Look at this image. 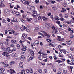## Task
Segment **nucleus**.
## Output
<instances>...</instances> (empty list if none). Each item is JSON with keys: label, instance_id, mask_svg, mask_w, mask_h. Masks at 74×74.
I'll return each mask as SVG.
<instances>
[{"label": "nucleus", "instance_id": "f257e3e1", "mask_svg": "<svg viewBox=\"0 0 74 74\" xmlns=\"http://www.w3.org/2000/svg\"><path fill=\"white\" fill-rule=\"evenodd\" d=\"M14 34L15 36H16L18 34V33L15 32L12 29H11L10 31L9 32V34H12V33Z\"/></svg>", "mask_w": 74, "mask_h": 74}, {"label": "nucleus", "instance_id": "f03ea898", "mask_svg": "<svg viewBox=\"0 0 74 74\" xmlns=\"http://www.w3.org/2000/svg\"><path fill=\"white\" fill-rule=\"evenodd\" d=\"M41 32H42V33H43V34H44V35H45V36H47V37L48 38H49V37H50V36H49V35L47 33H46V32H45V31H41Z\"/></svg>", "mask_w": 74, "mask_h": 74}, {"label": "nucleus", "instance_id": "7ed1b4c3", "mask_svg": "<svg viewBox=\"0 0 74 74\" xmlns=\"http://www.w3.org/2000/svg\"><path fill=\"white\" fill-rule=\"evenodd\" d=\"M7 53H6V52H3L2 53V55L5 56H6V57H7L8 58L9 56H10V55L7 54Z\"/></svg>", "mask_w": 74, "mask_h": 74}, {"label": "nucleus", "instance_id": "20e7f679", "mask_svg": "<svg viewBox=\"0 0 74 74\" xmlns=\"http://www.w3.org/2000/svg\"><path fill=\"white\" fill-rule=\"evenodd\" d=\"M62 5L64 7H67V3H66V2L64 1H63L62 3Z\"/></svg>", "mask_w": 74, "mask_h": 74}, {"label": "nucleus", "instance_id": "39448f33", "mask_svg": "<svg viewBox=\"0 0 74 74\" xmlns=\"http://www.w3.org/2000/svg\"><path fill=\"white\" fill-rule=\"evenodd\" d=\"M58 37L59 38H58L57 39V40L58 41H63V40H64L63 39H61L60 38V36H58Z\"/></svg>", "mask_w": 74, "mask_h": 74}, {"label": "nucleus", "instance_id": "423d86ee", "mask_svg": "<svg viewBox=\"0 0 74 74\" xmlns=\"http://www.w3.org/2000/svg\"><path fill=\"white\" fill-rule=\"evenodd\" d=\"M22 37L24 39L25 38H27V35L25 34H23Z\"/></svg>", "mask_w": 74, "mask_h": 74}, {"label": "nucleus", "instance_id": "0eeeda50", "mask_svg": "<svg viewBox=\"0 0 74 74\" xmlns=\"http://www.w3.org/2000/svg\"><path fill=\"white\" fill-rule=\"evenodd\" d=\"M21 60L23 62L25 60V56H21V57L20 58Z\"/></svg>", "mask_w": 74, "mask_h": 74}, {"label": "nucleus", "instance_id": "6e6552de", "mask_svg": "<svg viewBox=\"0 0 74 74\" xmlns=\"http://www.w3.org/2000/svg\"><path fill=\"white\" fill-rule=\"evenodd\" d=\"M17 19L16 18H13V20H12V21L13 22H18V21H16Z\"/></svg>", "mask_w": 74, "mask_h": 74}, {"label": "nucleus", "instance_id": "1a4fd4ad", "mask_svg": "<svg viewBox=\"0 0 74 74\" xmlns=\"http://www.w3.org/2000/svg\"><path fill=\"white\" fill-rule=\"evenodd\" d=\"M19 66L20 67L23 68V63L22 62H20L19 64Z\"/></svg>", "mask_w": 74, "mask_h": 74}, {"label": "nucleus", "instance_id": "9d476101", "mask_svg": "<svg viewBox=\"0 0 74 74\" xmlns=\"http://www.w3.org/2000/svg\"><path fill=\"white\" fill-rule=\"evenodd\" d=\"M11 42L13 44H17V42L15 40H12L11 41Z\"/></svg>", "mask_w": 74, "mask_h": 74}, {"label": "nucleus", "instance_id": "9b49d317", "mask_svg": "<svg viewBox=\"0 0 74 74\" xmlns=\"http://www.w3.org/2000/svg\"><path fill=\"white\" fill-rule=\"evenodd\" d=\"M26 48V46H25V47H23L21 49V50H22V51H26V50H27Z\"/></svg>", "mask_w": 74, "mask_h": 74}, {"label": "nucleus", "instance_id": "f8f14e48", "mask_svg": "<svg viewBox=\"0 0 74 74\" xmlns=\"http://www.w3.org/2000/svg\"><path fill=\"white\" fill-rule=\"evenodd\" d=\"M59 56V57H60L61 58H62V57H63V54H62V52H60Z\"/></svg>", "mask_w": 74, "mask_h": 74}, {"label": "nucleus", "instance_id": "ddd939ff", "mask_svg": "<svg viewBox=\"0 0 74 74\" xmlns=\"http://www.w3.org/2000/svg\"><path fill=\"white\" fill-rule=\"evenodd\" d=\"M21 56H25V55H26V53L25 52H21Z\"/></svg>", "mask_w": 74, "mask_h": 74}, {"label": "nucleus", "instance_id": "4468645a", "mask_svg": "<svg viewBox=\"0 0 74 74\" xmlns=\"http://www.w3.org/2000/svg\"><path fill=\"white\" fill-rule=\"evenodd\" d=\"M32 6H31L29 5H28L27 6V7L28 8V9H29V10H31V8H32Z\"/></svg>", "mask_w": 74, "mask_h": 74}, {"label": "nucleus", "instance_id": "2eb2a0df", "mask_svg": "<svg viewBox=\"0 0 74 74\" xmlns=\"http://www.w3.org/2000/svg\"><path fill=\"white\" fill-rule=\"evenodd\" d=\"M29 73H33V71L31 68H29Z\"/></svg>", "mask_w": 74, "mask_h": 74}, {"label": "nucleus", "instance_id": "dca6fc26", "mask_svg": "<svg viewBox=\"0 0 74 74\" xmlns=\"http://www.w3.org/2000/svg\"><path fill=\"white\" fill-rule=\"evenodd\" d=\"M55 62H57V63H62V61L59 60H56Z\"/></svg>", "mask_w": 74, "mask_h": 74}, {"label": "nucleus", "instance_id": "f3484780", "mask_svg": "<svg viewBox=\"0 0 74 74\" xmlns=\"http://www.w3.org/2000/svg\"><path fill=\"white\" fill-rule=\"evenodd\" d=\"M26 30L28 32H29L31 30L30 29H29V28L28 27H27Z\"/></svg>", "mask_w": 74, "mask_h": 74}, {"label": "nucleus", "instance_id": "a211bd4d", "mask_svg": "<svg viewBox=\"0 0 74 74\" xmlns=\"http://www.w3.org/2000/svg\"><path fill=\"white\" fill-rule=\"evenodd\" d=\"M35 8H35V7L34 6H32L31 9V11H34V10H35Z\"/></svg>", "mask_w": 74, "mask_h": 74}, {"label": "nucleus", "instance_id": "6ab92c4d", "mask_svg": "<svg viewBox=\"0 0 74 74\" xmlns=\"http://www.w3.org/2000/svg\"><path fill=\"white\" fill-rule=\"evenodd\" d=\"M66 12V9L64 8H62L61 12Z\"/></svg>", "mask_w": 74, "mask_h": 74}, {"label": "nucleus", "instance_id": "aec40b11", "mask_svg": "<svg viewBox=\"0 0 74 74\" xmlns=\"http://www.w3.org/2000/svg\"><path fill=\"white\" fill-rule=\"evenodd\" d=\"M72 43V42L71 40H69L68 42H67V44L68 45H70V44H71Z\"/></svg>", "mask_w": 74, "mask_h": 74}, {"label": "nucleus", "instance_id": "412c9836", "mask_svg": "<svg viewBox=\"0 0 74 74\" xmlns=\"http://www.w3.org/2000/svg\"><path fill=\"white\" fill-rule=\"evenodd\" d=\"M0 7H4V5L3 4V3L2 2H0Z\"/></svg>", "mask_w": 74, "mask_h": 74}, {"label": "nucleus", "instance_id": "4be33fe9", "mask_svg": "<svg viewBox=\"0 0 74 74\" xmlns=\"http://www.w3.org/2000/svg\"><path fill=\"white\" fill-rule=\"evenodd\" d=\"M15 64V62L14 61H11L10 62L9 64L10 65H12V64Z\"/></svg>", "mask_w": 74, "mask_h": 74}, {"label": "nucleus", "instance_id": "5701e85b", "mask_svg": "<svg viewBox=\"0 0 74 74\" xmlns=\"http://www.w3.org/2000/svg\"><path fill=\"white\" fill-rule=\"evenodd\" d=\"M10 47H8L7 48V49H6V50H5V52H7L8 51L10 50Z\"/></svg>", "mask_w": 74, "mask_h": 74}, {"label": "nucleus", "instance_id": "b1692460", "mask_svg": "<svg viewBox=\"0 0 74 74\" xmlns=\"http://www.w3.org/2000/svg\"><path fill=\"white\" fill-rule=\"evenodd\" d=\"M21 73L22 74H25V71L24 69H23L21 71Z\"/></svg>", "mask_w": 74, "mask_h": 74}, {"label": "nucleus", "instance_id": "393cba45", "mask_svg": "<svg viewBox=\"0 0 74 74\" xmlns=\"http://www.w3.org/2000/svg\"><path fill=\"white\" fill-rule=\"evenodd\" d=\"M64 16L65 18H67L69 17V16L67 14H64Z\"/></svg>", "mask_w": 74, "mask_h": 74}, {"label": "nucleus", "instance_id": "a878e982", "mask_svg": "<svg viewBox=\"0 0 74 74\" xmlns=\"http://www.w3.org/2000/svg\"><path fill=\"white\" fill-rule=\"evenodd\" d=\"M54 18L57 21H58V20H59V17L58 16H55L54 17Z\"/></svg>", "mask_w": 74, "mask_h": 74}, {"label": "nucleus", "instance_id": "bb28decb", "mask_svg": "<svg viewBox=\"0 0 74 74\" xmlns=\"http://www.w3.org/2000/svg\"><path fill=\"white\" fill-rule=\"evenodd\" d=\"M53 9L54 11H56L57 10V8L56 7H53Z\"/></svg>", "mask_w": 74, "mask_h": 74}, {"label": "nucleus", "instance_id": "cd10ccee", "mask_svg": "<svg viewBox=\"0 0 74 74\" xmlns=\"http://www.w3.org/2000/svg\"><path fill=\"white\" fill-rule=\"evenodd\" d=\"M12 56H13L14 57V58H15V57H16V53H13L12 54Z\"/></svg>", "mask_w": 74, "mask_h": 74}, {"label": "nucleus", "instance_id": "c85d7f7f", "mask_svg": "<svg viewBox=\"0 0 74 74\" xmlns=\"http://www.w3.org/2000/svg\"><path fill=\"white\" fill-rule=\"evenodd\" d=\"M8 11V10L7 9H5L4 10V13H7Z\"/></svg>", "mask_w": 74, "mask_h": 74}, {"label": "nucleus", "instance_id": "c756f323", "mask_svg": "<svg viewBox=\"0 0 74 74\" xmlns=\"http://www.w3.org/2000/svg\"><path fill=\"white\" fill-rule=\"evenodd\" d=\"M15 14L16 15H17V16H19V15L20 14H19V12H16Z\"/></svg>", "mask_w": 74, "mask_h": 74}, {"label": "nucleus", "instance_id": "7c9ffc66", "mask_svg": "<svg viewBox=\"0 0 74 74\" xmlns=\"http://www.w3.org/2000/svg\"><path fill=\"white\" fill-rule=\"evenodd\" d=\"M49 45L50 46V47H54L52 43H50L49 44Z\"/></svg>", "mask_w": 74, "mask_h": 74}, {"label": "nucleus", "instance_id": "2f4dec72", "mask_svg": "<svg viewBox=\"0 0 74 74\" xmlns=\"http://www.w3.org/2000/svg\"><path fill=\"white\" fill-rule=\"evenodd\" d=\"M25 71L28 74H29V73H30L29 70V69H26Z\"/></svg>", "mask_w": 74, "mask_h": 74}, {"label": "nucleus", "instance_id": "473e14b6", "mask_svg": "<svg viewBox=\"0 0 74 74\" xmlns=\"http://www.w3.org/2000/svg\"><path fill=\"white\" fill-rule=\"evenodd\" d=\"M50 18H51L52 21H54V18H53V15H52L51 16H50Z\"/></svg>", "mask_w": 74, "mask_h": 74}, {"label": "nucleus", "instance_id": "72a5a7b5", "mask_svg": "<svg viewBox=\"0 0 74 74\" xmlns=\"http://www.w3.org/2000/svg\"><path fill=\"white\" fill-rule=\"evenodd\" d=\"M17 47L18 49H20V45L18 44L17 45Z\"/></svg>", "mask_w": 74, "mask_h": 74}, {"label": "nucleus", "instance_id": "f704fd0d", "mask_svg": "<svg viewBox=\"0 0 74 74\" xmlns=\"http://www.w3.org/2000/svg\"><path fill=\"white\" fill-rule=\"evenodd\" d=\"M38 34L39 35H41L42 36H43V37H44V35L42 34L40 32H38Z\"/></svg>", "mask_w": 74, "mask_h": 74}, {"label": "nucleus", "instance_id": "c9c22d12", "mask_svg": "<svg viewBox=\"0 0 74 74\" xmlns=\"http://www.w3.org/2000/svg\"><path fill=\"white\" fill-rule=\"evenodd\" d=\"M45 25L46 27H47V28H48V27H49L50 26L49 25L47 24H46Z\"/></svg>", "mask_w": 74, "mask_h": 74}, {"label": "nucleus", "instance_id": "e433bc0d", "mask_svg": "<svg viewBox=\"0 0 74 74\" xmlns=\"http://www.w3.org/2000/svg\"><path fill=\"white\" fill-rule=\"evenodd\" d=\"M39 63L40 64H42V65H43V66L45 65V63H42L41 62H39Z\"/></svg>", "mask_w": 74, "mask_h": 74}, {"label": "nucleus", "instance_id": "4c0bfd02", "mask_svg": "<svg viewBox=\"0 0 74 74\" xmlns=\"http://www.w3.org/2000/svg\"><path fill=\"white\" fill-rule=\"evenodd\" d=\"M16 50V47H14L13 48V49H12V51H15Z\"/></svg>", "mask_w": 74, "mask_h": 74}, {"label": "nucleus", "instance_id": "58836bf2", "mask_svg": "<svg viewBox=\"0 0 74 74\" xmlns=\"http://www.w3.org/2000/svg\"><path fill=\"white\" fill-rule=\"evenodd\" d=\"M63 73L64 74H66L67 73V71L65 70H63Z\"/></svg>", "mask_w": 74, "mask_h": 74}, {"label": "nucleus", "instance_id": "ea45409f", "mask_svg": "<svg viewBox=\"0 0 74 74\" xmlns=\"http://www.w3.org/2000/svg\"><path fill=\"white\" fill-rule=\"evenodd\" d=\"M62 46L61 45H59L58 46V48L59 49H60L62 48Z\"/></svg>", "mask_w": 74, "mask_h": 74}, {"label": "nucleus", "instance_id": "a19ab883", "mask_svg": "<svg viewBox=\"0 0 74 74\" xmlns=\"http://www.w3.org/2000/svg\"><path fill=\"white\" fill-rule=\"evenodd\" d=\"M43 19L44 20V21H46V20H47V18L45 17H43Z\"/></svg>", "mask_w": 74, "mask_h": 74}, {"label": "nucleus", "instance_id": "79ce46f5", "mask_svg": "<svg viewBox=\"0 0 74 74\" xmlns=\"http://www.w3.org/2000/svg\"><path fill=\"white\" fill-rule=\"evenodd\" d=\"M10 44V42H5V44H6V45H8Z\"/></svg>", "mask_w": 74, "mask_h": 74}, {"label": "nucleus", "instance_id": "37998d69", "mask_svg": "<svg viewBox=\"0 0 74 74\" xmlns=\"http://www.w3.org/2000/svg\"><path fill=\"white\" fill-rule=\"evenodd\" d=\"M34 22H36V23L37 22V18H36L34 19Z\"/></svg>", "mask_w": 74, "mask_h": 74}, {"label": "nucleus", "instance_id": "c03bdc74", "mask_svg": "<svg viewBox=\"0 0 74 74\" xmlns=\"http://www.w3.org/2000/svg\"><path fill=\"white\" fill-rule=\"evenodd\" d=\"M38 71L39 73H41L42 72V70H41V69H39L38 70Z\"/></svg>", "mask_w": 74, "mask_h": 74}, {"label": "nucleus", "instance_id": "a18cd8bd", "mask_svg": "<svg viewBox=\"0 0 74 74\" xmlns=\"http://www.w3.org/2000/svg\"><path fill=\"white\" fill-rule=\"evenodd\" d=\"M10 70H11V71H13V72L14 73H16L15 71V70H14L12 69H10Z\"/></svg>", "mask_w": 74, "mask_h": 74}, {"label": "nucleus", "instance_id": "49530a36", "mask_svg": "<svg viewBox=\"0 0 74 74\" xmlns=\"http://www.w3.org/2000/svg\"><path fill=\"white\" fill-rule=\"evenodd\" d=\"M42 56L44 58H46L47 56V54H45L43 55Z\"/></svg>", "mask_w": 74, "mask_h": 74}, {"label": "nucleus", "instance_id": "de8ad7c7", "mask_svg": "<svg viewBox=\"0 0 74 74\" xmlns=\"http://www.w3.org/2000/svg\"><path fill=\"white\" fill-rule=\"evenodd\" d=\"M48 42H51V40L50 39H47V40Z\"/></svg>", "mask_w": 74, "mask_h": 74}, {"label": "nucleus", "instance_id": "09e8293b", "mask_svg": "<svg viewBox=\"0 0 74 74\" xmlns=\"http://www.w3.org/2000/svg\"><path fill=\"white\" fill-rule=\"evenodd\" d=\"M38 59H39V60H42V57H39L38 58Z\"/></svg>", "mask_w": 74, "mask_h": 74}, {"label": "nucleus", "instance_id": "8fccbe9b", "mask_svg": "<svg viewBox=\"0 0 74 74\" xmlns=\"http://www.w3.org/2000/svg\"><path fill=\"white\" fill-rule=\"evenodd\" d=\"M56 23H57V24H60V21H57L56 22Z\"/></svg>", "mask_w": 74, "mask_h": 74}, {"label": "nucleus", "instance_id": "3c124183", "mask_svg": "<svg viewBox=\"0 0 74 74\" xmlns=\"http://www.w3.org/2000/svg\"><path fill=\"white\" fill-rule=\"evenodd\" d=\"M59 16L60 17H61V18H62L63 17V15H62V14H60L59 15Z\"/></svg>", "mask_w": 74, "mask_h": 74}, {"label": "nucleus", "instance_id": "603ef678", "mask_svg": "<svg viewBox=\"0 0 74 74\" xmlns=\"http://www.w3.org/2000/svg\"><path fill=\"white\" fill-rule=\"evenodd\" d=\"M71 60L72 62H74V58H71Z\"/></svg>", "mask_w": 74, "mask_h": 74}, {"label": "nucleus", "instance_id": "864d4df0", "mask_svg": "<svg viewBox=\"0 0 74 74\" xmlns=\"http://www.w3.org/2000/svg\"><path fill=\"white\" fill-rule=\"evenodd\" d=\"M61 51H62V52H64L65 51H66V50L64 49H63L61 50Z\"/></svg>", "mask_w": 74, "mask_h": 74}, {"label": "nucleus", "instance_id": "5fc2aeb1", "mask_svg": "<svg viewBox=\"0 0 74 74\" xmlns=\"http://www.w3.org/2000/svg\"><path fill=\"white\" fill-rule=\"evenodd\" d=\"M25 4H29V2L28 1H26L25 2Z\"/></svg>", "mask_w": 74, "mask_h": 74}, {"label": "nucleus", "instance_id": "6e6d98bb", "mask_svg": "<svg viewBox=\"0 0 74 74\" xmlns=\"http://www.w3.org/2000/svg\"><path fill=\"white\" fill-rule=\"evenodd\" d=\"M70 50L72 51H74V48H70Z\"/></svg>", "mask_w": 74, "mask_h": 74}, {"label": "nucleus", "instance_id": "4d7b16f0", "mask_svg": "<svg viewBox=\"0 0 74 74\" xmlns=\"http://www.w3.org/2000/svg\"><path fill=\"white\" fill-rule=\"evenodd\" d=\"M70 14L72 15H74V12H71Z\"/></svg>", "mask_w": 74, "mask_h": 74}, {"label": "nucleus", "instance_id": "13d9d810", "mask_svg": "<svg viewBox=\"0 0 74 74\" xmlns=\"http://www.w3.org/2000/svg\"><path fill=\"white\" fill-rule=\"evenodd\" d=\"M69 64L70 65H74V63L73 62L69 63Z\"/></svg>", "mask_w": 74, "mask_h": 74}, {"label": "nucleus", "instance_id": "bf43d9fd", "mask_svg": "<svg viewBox=\"0 0 74 74\" xmlns=\"http://www.w3.org/2000/svg\"><path fill=\"white\" fill-rule=\"evenodd\" d=\"M1 70L2 71H5V69L4 68H1Z\"/></svg>", "mask_w": 74, "mask_h": 74}, {"label": "nucleus", "instance_id": "052dcab7", "mask_svg": "<svg viewBox=\"0 0 74 74\" xmlns=\"http://www.w3.org/2000/svg\"><path fill=\"white\" fill-rule=\"evenodd\" d=\"M73 37H74V36H73V34L71 35L70 36V38H73Z\"/></svg>", "mask_w": 74, "mask_h": 74}, {"label": "nucleus", "instance_id": "680f3d73", "mask_svg": "<svg viewBox=\"0 0 74 74\" xmlns=\"http://www.w3.org/2000/svg\"><path fill=\"white\" fill-rule=\"evenodd\" d=\"M12 52V50L9 49V51H8V52L9 53H11V52Z\"/></svg>", "mask_w": 74, "mask_h": 74}, {"label": "nucleus", "instance_id": "e2e57ef3", "mask_svg": "<svg viewBox=\"0 0 74 74\" xmlns=\"http://www.w3.org/2000/svg\"><path fill=\"white\" fill-rule=\"evenodd\" d=\"M53 57L55 60H57V59H58V58H57V57L56 56H54Z\"/></svg>", "mask_w": 74, "mask_h": 74}, {"label": "nucleus", "instance_id": "0e129e2a", "mask_svg": "<svg viewBox=\"0 0 74 74\" xmlns=\"http://www.w3.org/2000/svg\"><path fill=\"white\" fill-rule=\"evenodd\" d=\"M42 56L44 55H45V54H46L45 52H43L42 53Z\"/></svg>", "mask_w": 74, "mask_h": 74}, {"label": "nucleus", "instance_id": "69168bd1", "mask_svg": "<svg viewBox=\"0 0 74 74\" xmlns=\"http://www.w3.org/2000/svg\"><path fill=\"white\" fill-rule=\"evenodd\" d=\"M44 71L46 73H48V71H47V69H45L44 70Z\"/></svg>", "mask_w": 74, "mask_h": 74}, {"label": "nucleus", "instance_id": "338daca9", "mask_svg": "<svg viewBox=\"0 0 74 74\" xmlns=\"http://www.w3.org/2000/svg\"><path fill=\"white\" fill-rule=\"evenodd\" d=\"M10 47H13V48H14V45L12 44L10 45Z\"/></svg>", "mask_w": 74, "mask_h": 74}, {"label": "nucleus", "instance_id": "774afa93", "mask_svg": "<svg viewBox=\"0 0 74 74\" xmlns=\"http://www.w3.org/2000/svg\"><path fill=\"white\" fill-rule=\"evenodd\" d=\"M56 2L55 1H53L51 3H52V4H55V3H56Z\"/></svg>", "mask_w": 74, "mask_h": 74}]
</instances>
